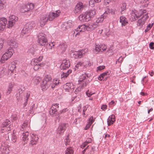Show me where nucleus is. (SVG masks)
I'll list each match as a JSON object with an SVG mask.
<instances>
[{"label": "nucleus", "instance_id": "f3484780", "mask_svg": "<svg viewBox=\"0 0 154 154\" xmlns=\"http://www.w3.org/2000/svg\"><path fill=\"white\" fill-rule=\"evenodd\" d=\"M84 8L83 4L81 2L78 3L75 7L74 12L77 13L81 11Z\"/></svg>", "mask_w": 154, "mask_h": 154}, {"label": "nucleus", "instance_id": "338daca9", "mask_svg": "<svg viewBox=\"0 0 154 154\" xmlns=\"http://www.w3.org/2000/svg\"><path fill=\"white\" fill-rule=\"evenodd\" d=\"M66 109H63L62 110L60 111L59 113L60 114H61L62 113H64L66 111Z\"/></svg>", "mask_w": 154, "mask_h": 154}, {"label": "nucleus", "instance_id": "a18cd8bd", "mask_svg": "<svg viewBox=\"0 0 154 154\" xmlns=\"http://www.w3.org/2000/svg\"><path fill=\"white\" fill-rule=\"evenodd\" d=\"M35 49L34 47H31L28 50V52L29 53H31L32 54H33L35 51Z\"/></svg>", "mask_w": 154, "mask_h": 154}, {"label": "nucleus", "instance_id": "a878e982", "mask_svg": "<svg viewBox=\"0 0 154 154\" xmlns=\"http://www.w3.org/2000/svg\"><path fill=\"white\" fill-rule=\"evenodd\" d=\"M8 43L10 45L9 49H13V48H16L18 47V44L14 40L10 41Z\"/></svg>", "mask_w": 154, "mask_h": 154}, {"label": "nucleus", "instance_id": "09e8293b", "mask_svg": "<svg viewBox=\"0 0 154 154\" xmlns=\"http://www.w3.org/2000/svg\"><path fill=\"white\" fill-rule=\"evenodd\" d=\"M65 145L66 146H67V145H68V143L70 142V140L69 139L68 136H66V137L65 140Z\"/></svg>", "mask_w": 154, "mask_h": 154}, {"label": "nucleus", "instance_id": "4468645a", "mask_svg": "<svg viewBox=\"0 0 154 154\" xmlns=\"http://www.w3.org/2000/svg\"><path fill=\"white\" fill-rule=\"evenodd\" d=\"M7 20L5 17L0 18V32L4 30L5 28Z\"/></svg>", "mask_w": 154, "mask_h": 154}, {"label": "nucleus", "instance_id": "2eb2a0df", "mask_svg": "<svg viewBox=\"0 0 154 154\" xmlns=\"http://www.w3.org/2000/svg\"><path fill=\"white\" fill-rule=\"evenodd\" d=\"M106 47L104 45H96L95 47V49L93 50V52L94 53L106 50Z\"/></svg>", "mask_w": 154, "mask_h": 154}, {"label": "nucleus", "instance_id": "6e6552de", "mask_svg": "<svg viewBox=\"0 0 154 154\" xmlns=\"http://www.w3.org/2000/svg\"><path fill=\"white\" fill-rule=\"evenodd\" d=\"M68 126L67 123H62L60 125L57 130V133L59 135H62L64 132L66 130V129Z\"/></svg>", "mask_w": 154, "mask_h": 154}, {"label": "nucleus", "instance_id": "3c124183", "mask_svg": "<svg viewBox=\"0 0 154 154\" xmlns=\"http://www.w3.org/2000/svg\"><path fill=\"white\" fill-rule=\"evenodd\" d=\"M30 95V92H27L26 94V96L25 97V99L26 100V101H27L28 100V99L29 98V96Z\"/></svg>", "mask_w": 154, "mask_h": 154}, {"label": "nucleus", "instance_id": "5fc2aeb1", "mask_svg": "<svg viewBox=\"0 0 154 154\" xmlns=\"http://www.w3.org/2000/svg\"><path fill=\"white\" fill-rule=\"evenodd\" d=\"M149 47L151 49H154V43L151 42L149 43Z\"/></svg>", "mask_w": 154, "mask_h": 154}, {"label": "nucleus", "instance_id": "c9c22d12", "mask_svg": "<svg viewBox=\"0 0 154 154\" xmlns=\"http://www.w3.org/2000/svg\"><path fill=\"white\" fill-rule=\"evenodd\" d=\"M41 80V78L39 77H35L33 79L34 82L36 84L39 83Z\"/></svg>", "mask_w": 154, "mask_h": 154}, {"label": "nucleus", "instance_id": "9b49d317", "mask_svg": "<svg viewBox=\"0 0 154 154\" xmlns=\"http://www.w3.org/2000/svg\"><path fill=\"white\" fill-rule=\"evenodd\" d=\"M79 19L82 22H87L90 20L91 19L88 12H86L84 14L80 15L79 17Z\"/></svg>", "mask_w": 154, "mask_h": 154}, {"label": "nucleus", "instance_id": "c756f323", "mask_svg": "<svg viewBox=\"0 0 154 154\" xmlns=\"http://www.w3.org/2000/svg\"><path fill=\"white\" fill-rule=\"evenodd\" d=\"M88 14L91 18L92 17L95 15L96 14V10L95 9H94L93 10H91L90 11L87 12Z\"/></svg>", "mask_w": 154, "mask_h": 154}, {"label": "nucleus", "instance_id": "cd10ccee", "mask_svg": "<svg viewBox=\"0 0 154 154\" xmlns=\"http://www.w3.org/2000/svg\"><path fill=\"white\" fill-rule=\"evenodd\" d=\"M37 106L35 105V104H33L30 107L29 110V112L30 114H34L35 113V110L37 108Z\"/></svg>", "mask_w": 154, "mask_h": 154}, {"label": "nucleus", "instance_id": "052dcab7", "mask_svg": "<svg viewBox=\"0 0 154 154\" xmlns=\"http://www.w3.org/2000/svg\"><path fill=\"white\" fill-rule=\"evenodd\" d=\"M147 14L148 13L146 14H145V15L143 16V17L144 19H143V20L144 21H146V20L149 17L147 16Z\"/></svg>", "mask_w": 154, "mask_h": 154}, {"label": "nucleus", "instance_id": "2f4dec72", "mask_svg": "<svg viewBox=\"0 0 154 154\" xmlns=\"http://www.w3.org/2000/svg\"><path fill=\"white\" fill-rule=\"evenodd\" d=\"M39 60L37 59L36 58L32 59L31 62V64L32 66L35 65V64H38L41 63L38 61Z\"/></svg>", "mask_w": 154, "mask_h": 154}, {"label": "nucleus", "instance_id": "a19ab883", "mask_svg": "<svg viewBox=\"0 0 154 154\" xmlns=\"http://www.w3.org/2000/svg\"><path fill=\"white\" fill-rule=\"evenodd\" d=\"M16 66L14 63L10 65L8 67V69L11 71H13L15 70L16 68Z\"/></svg>", "mask_w": 154, "mask_h": 154}, {"label": "nucleus", "instance_id": "473e14b6", "mask_svg": "<svg viewBox=\"0 0 154 154\" xmlns=\"http://www.w3.org/2000/svg\"><path fill=\"white\" fill-rule=\"evenodd\" d=\"M64 25L66 26V27H70L72 26V21L71 20L68 21L66 23H65Z\"/></svg>", "mask_w": 154, "mask_h": 154}, {"label": "nucleus", "instance_id": "0e129e2a", "mask_svg": "<svg viewBox=\"0 0 154 154\" xmlns=\"http://www.w3.org/2000/svg\"><path fill=\"white\" fill-rule=\"evenodd\" d=\"M86 94L88 96V97H89L91 96L93 94H91L90 92H89V91L88 90V91H87L86 92Z\"/></svg>", "mask_w": 154, "mask_h": 154}, {"label": "nucleus", "instance_id": "f03ea898", "mask_svg": "<svg viewBox=\"0 0 154 154\" xmlns=\"http://www.w3.org/2000/svg\"><path fill=\"white\" fill-rule=\"evenodd\" d=\"M52 78L50 75H46L43 81L41 87L43 91L47 89L52 84Z\"/></svg>", "mask_w": 154, "mask_h": 154}, {"label": "nucleus", "instance_id": "58836bf2", "mask_svg": "<svg viewBox=\"0 0 154 154\" xmlns=\"http://www.w3.org/2000/svg\"><path fill=\"white\" fill-rule=\"evenodd\" d=\"M58 48L61 49L62 52H64L66 49V46L65 45H61L59 46Z\"/></svg>", "mask_w": 154, "mask_h": 154}, {"label": "nucleus", "instance_id": "1a4fd4ad", "mask_svg": "<svg viewBox=\"0 0 154 154\" xmlns=\"http://www.w3.org/2000/svg\"><path fill=\"white\" fill-rule=\"evenodd\" d=\"M18 20V17L14 15H11L9 17L8 23L7 24L8 28H10L13 26L15 23Z\"/></svg>", "mask_w": 154, "mask_h": 154}, {"label": "nucleus", "instance_id": "aec40b11", "mask_svg": "<svg viewBox=\"0 0 154 154\" xmlns=\"http://www.w3.org/2000/svg\"><path fill=\"white\" fill-rule=\"evenodd\" d=\"M58 109H55L54 107H51L49 111V113L51 115L54 116H58L59 117L60 113L57 111Z\"/></svg>", "mask_w": 154, "mask_h": 154}, {"label": "nucleus", "instance_id": "864d4df0", "mask_svg": "<svg viewBox=\"0 0 154 154\" xmlns=\"http://www.w3.org/2000/svg\"><path fill=\"white\" fill-rule=\"evenodd\" d=\"M52 83H53L55 85H57L59 84L60 82H59V80L56 79L55 80H54V81L52 82Z\"/></svg>", "mask_w": 154, "mask_h": 154}, {"label": "nucleus", "instance_id": "7c9ffc66", "mask_svg": "<svg viewBox=\"0 0 154 154\" xmlns=\"http://www.w3.org/2000/svg\"><path fill=\"white\" fill-rule=\"evenodd\" d=\"M108 73V72H106L101 74L98 77V79L100 81H102L104 77L107 75Z\"/></svg>", "mask_w": 154, "mask_h": 154}, {"label": "nucleus", "instance_id": "f8f14e48", "mask_svg": "<svg viewBox=\"0 0 154 154\" xmlns=\"http://www.w3.org/2000/svg\"><path fill=\"white\" fill-rule=\"evenodd\" d=\"M87 31H91L94 30L98 26V24H96L94 22L91 21L87 24Z\"/></svg>", "mask_w": 154, "mask_h": 154}, {"label": "nucleus", "instance_id": "4c0bfd02", "mask_svg": "<svg viewBox=\"0 0 154 154\" xmlns=\"http://www.w3.org/2000/svg\"><path fill=\"white\" fill-rule=\"evenodd\" d=\"M17 140V136L13 133L12 134L11 138V141L12 143L16 142Z\"/></svg>", "mask_w": 154, "mask_h": 154}, {"label": "nucleus", "instance_id": "bb28decb", "mask_svg": "<svg viewBox=\"0 0 154 154\" xmlns=\"http://www.w3.org/2000/svg\"><path fill=\"white\" fill-rule=\"evenodd\" d=\"M87 24L86 25H80L77 28L76 30L77 31L84 32L85 30H87Z\"/></svg>", "mask_w": 154, "mask_h": 154}, {"label": "nucleus", "instance_id": "6e6d98bb", "mask_svg": "<svg viewBox=\"0 0 154 154\" xmlns=\"http://www.w3.org/2000/svg\"><path fill=\"white\" fill-rule=\"evenodd\" d=\"M28 125L27 122H24L23 123V124L22 125V129H24V128H26L27 127Z\"/></svg>", "mask_w": 154, "mask_h": 154}, {"label": "nucleus", "instance_id": "412c9836", "mask_svg": "<svg viewBox=\"0 0 154 154\" xmlns=\"http://www.w3.org/2000/svg\"><path fill=\"white\" fill-rule=\"evenodd\" d=\"M73 85L72 84L67 83L64 85L63 88L66 90V91L70 92L72 91L73 88Z\"/></svg>", "mask_w": 154, "mask_h": 154}, {"label": "nucleus", "instance_id": "6ab92c4d", "mask_svg": "<svg viewBox=\"0 0 154 154\" xmlns=\"http://www.w3.org/2000/svg\"><path fill=\"white\" fill-rule=\"evenodd\" d=\"M49 21L46 15H43L40 18V25L41 27L44 26L47 22Z\"/></svg>", "mask_w": 154, "mask_h": 154}, {"label": "nucleus", "instance_id": "680f3d73", "mask_svg": "<svg viewBox=\"0 0 154 154\" xmlns=\"http://www.w3.org/2000/svg\"><path fill=\"white\" fill-rule=\"evenodd\" d=\"M4 137L5 138V140H7L9 139V135L8 134H5L4 136Z\"/></svg>", "mask_w": 154, "mask_h": 154}, {"label": "nucleus", "instance_id": "ea45409f", "mask_svg": "<svg viewBox=\"0 0 154 154\" xmlns=\"http://www.w3.org/2000/svg\"><path fill=\"white\" fill-rule=\"evenodd\" d=\"M143 18L142 17L140 19L138 20L137 23L138 26H143V25L144 24L145 21L142 20Z\"/></svg>", "mask_w": 154, "mask_h": 154}, {"label": "nucleus", "instance_id": "5701e85b", "mask_svg": "<svg viewBox=\"0 0 154 154\" xmlns=\"http://www.w3.org/2000/svg\"><path fill=\"white\" fill-rule=\"evenodd\" d=\"M1 151L2 154H8L10 150L7 147L2 145L1 147Z\"/></svg>", "mask_w": 154, "mask_h": 154}, {"label": "nucleus", "instance_id": "e433bc0d", "mask_svg": "<svg viewBox=\"0 0 154 154\" xmlns=\"http://www.w3.org/2000/svg\"><path fill=\"white\" fill-rule=\"evenodd\" d=\"M65 154H73V151L71 147L67 148L65 151Z\"/></svg>", "mask_w": 154, "mask_h": 154}, {"label": "nucleus", "instance_id": "ddd939ff", "mask_svg": "<svg viewBox=\"0 0 154 154\" xmlns=\"http://www.w3.org/2000/svg\"><path fill=\"white\" fill-rule=\"evenodd\" d=\"M88 49H85L84 50L79 51H78L75 52L73 54V57L75 58H81L85 53L87 51Z\"/></svg>", "mask_w": 154, "mask_h": 154}, {"label": "nucleus", "instance_id": "bf43d9fd", "mask_svg": "<svg viewBox=\"0 0 154 154\" xmlns=\"http://www.w3.org/2000/svg\"><path fill=\"white\" fill-rule=\"evenodd\" d=\"M123 58L122 57H120L116 61V63H117L118 62L119 63L121 62L123 60Z\"/></svg>", "mask_w": 154, "mask_h": 154}, {"label": "nucleus", "instance_id": "13d9d810", "mask_svg": "<svg viewBox=\"0 0 154 154\" xmlns=\"http://www.w3.org/2000/svg\"><path fill=\"white\" fill-rule=\"evenodd\" d=\"M105 67V66H98L97 67V70H101L104 69Z\"/></svg>", "mask_w": 154, "mask_h": 154}, {"label": "nucleus", "instance_id": "72a5a7b5", "mask_svg": "<svg viewBox=\"0 0 154 154\" xmlns=\"http://www.w3.org/2000/svg\"><path fill=\"white\" fill-rule=\"evenodd\" d=\"M44 65V64L43 63L38 64H35V65H34L33 68L36 71L38 70L40 67L43 66Z\"/></svg>", "mask_w": 154, "mask_h": 154}, {"label": "nucleus", "instance_id": "49530a36", "mask_svg": "<svg viewBox=\"0 0 154 154\" xmlns=\"http://www.w3.org/2000/svg\"><path fill=\"white\" fill-rule=\"evenodd\" d=\"M84 63L82 62H79L77 63L76 65H75V70H76V68H78L79 66H82V65Z\"/></svg>", "mask_w": 154, "mask_h": 154}, {"label": "nucleus", "instance_id": "774afa93", "mask_svg": "<svg viewBox=\"0 0 154 154\" xmlns=\"http://www.w3.org/2000/svg\"><path fill=\"white\" fill-rule=\"evenodd\" d=\"M107 106L106 105H103L101 107V109L103 110L106 108Z\"/></svg>", "mask_w": 154, "mask_h": 154}, {"label": "nucleus", "instance_id": "f257e3e1", "mask_svg": "<svg viewBox=\"0 0 154 154\" xmlns=\"http://www.w3.org/2000/svg\"><path fill=\"white\" fill-rule=\"evenodd\" d=\"M22 136L23 141L24 142V144L26 143L29 140L30 144L35 145L38 140V138L37 135L32 134L29 136V133L28 131L23 133Z\"/></svg>", "mask_w": 154, "mask_h": 154}, {"label": "nucleus", "instance_id": "c03bdc74", "mask_svg": "<svg viewBox=\"0 0 154 154\" xmlns=\"http://www.w3.org/2000/svg\"><path fill=\"white\" fill-rule=\"evenodd\" d=\"M94 120L93 119V117H91L88 120V124L89 125V127L91 125V124L94 122Z\"/></svg>", "mask_w": 154, "mask_h": 154}, {"label": "nucleus", "instance_id": "e2e57ef3", "mask_svg": "<svg viewBox=\"0 0 154 154\" xmlns=\"http://www.w3.org/2000/svg\"><path fill=\"white\" fill-rule=\"evenodd\" d=\"M58 104H57V103L53 104L52 107H54V108H55V109H57L58 108Z\"/></svg>", "mask_w": 154, "mask_h": 154}, {"label": "nucleus", "instance_id": "39448f33", "mask_svg": "<svg viewBox=\"0 0 154 154\" xmlns=\"http://www.w3.org/2000/svg\"><path fill=\"white\" fill-rule=\"evenodd\" d=\"M14 52L13 49H8L7 51L2 56L1 59V62L2 63H4V61L7 60L11 57Z\"/></svg>", "mask_w": 154, "mask_h": 154}, {"label": "nucleus", "instance_id": "37998d69", "mask_svg": "<svg viewBox=\"0 0 154 154\" xmlns=\"http://www.w3.org/2000/svg\"><path fill=\"white\" fill-rule=\"evenodd\" d=\"M4 40L1 39H0V52L2 51L3 48Z\"/></svg>", "mask_w": 154, "mask_h": 154}, {"label": "nucleus", "instance_id": "9d476101", "mask_svg": "<svg viewBox=\"0 0 154 154\" xmlns=\"http://www.w3.org/2000/svg\"><path fill=\"white\" fill-rule=\"evenodd\" d=\"M60 13L59 10L55 12H51L48 14L46 15L49 21H51L53 20L55 18L58 17Z\"/></svg>", "mask_w": 154, "mask_h": 154}, {"label": "nucleus", "instance_id": "393cba45", "mask_svg": "<svg viewBox=\"0 0 154 154\" xmlns=\"http://www.w3.org/2000/svg\"><path fill=\"white\" fill-rule=\"evenodd\" d=\"M114 117V115H113L109 117L107 119V123L108 126H110L114 123L115 121Z\"/></svg>", "mask_w": 154, "mask_h": 154}, {"label": "nucleus", "instance_id": "79ce46f5", "mask_svg": "<svg viewBox=\"0 0 154 154\" xmlns=\"http://www.w3.org/2000/svg\"><path fill=\"white\" fill-rule=\"evenodd\" d=\"M13 87V85H12V84H10L8 89V91L6 93L7 95H8V94H10V93L11 92L12 90Z\"/></svg>", "mask_w": 154, "mask_h": 154}, {"label": "nucleus", "instance_id": "4d7b16f0", "mask_svg": "<svg viewBox=\"0 0 154 154\" xmlns=\"http://www.w3.org/2000/svg\"><path fill=\"white\" fill-rule=\"evenodd\" d=\"M111 10L109 8H107L106 11H105V12L104 13V14H106V16H107V14L109 13H110L111 12Z\"/></svg>", "mask_w": 154, "mask_h": 154}, {"label": "nucleus", "instance_id": "4be33fe9", "mask_svg": "<svg viewBox=\"0 0 154 154\" xmlns=\"http://www.w3.org/2000/svg\"><path fill=\"white\" fill-rule=\"evenodd\" d=\"M91 76L90 74H86L85 73L82 74L80 75L79 77V82L80 84L82 83L83 82V80L86 79V78H88Z\"/></svg>", "mask_w": 154, "mask_h": 154}, {"label": "nucleus", "instance_id": "8fccbe9b", "mask_svg": "<svg viewBox=\"0 0 154 154\" xmlns=\"http://www.w3.org/2000/svg\"><path fill=\"white\" fill-rule=\"evenodd\" d=\"M89 83V80H87L85 82H82V87L85 88L86 85Z\"/></svg>", "mask_w": 154, "mask_h": 154}, {"label": "nucleus", "instance_id": "0eeeda50", "mask_svg": "<svg viewBox=\"0 0 154 154\" xmlns=\"http://www.w3.org/2000/svg\"><path fill=\"white\" fill-rule=\"evenodd\" d=\"M34 5L32 3L27 5H23L21 7L20 10L22 13H24L32 10Z\"/></svg>", "mask_w": 154, "mask_h": 154}, {"label": "nucleus", "instance_id": "dca6fc26", "mask_svg": "<svg viewBox=\"0 0 154 154\" xmlns=\"http://www.w3.org/2000/svg\"><path fill=\"white\" fill-rule=\"evenodd\" d=\"M70 66L69 61L68 60H64L61 64L60 68L62 69H66Z\"/></svg>", "mask_w": 154, "mask_h": 154}, {"label": "nucleus", "instance_id": "423d86ee", "mask_svg": "<svg viewBox=\"0 0 154 154\" xmlns=\"http://www.w3.org/2000/svg\"><path fill=\"white\" fill-rule=\"evenodd\" d=\"M14 52L13 49H8L7 51L2 56L1 59V62L2 63H4V61L7 60L11 57Z\"/></svg>", "mask_w": 154, "mask_h": 154}, {"label": "nucleus", "instance_id": "b1692460", "mask_svg": "<svg viewBox=\"0 0 154 154\" xmlns=\"http://www.w3.org/2000/svg\"><path fill=\"white\" fill-rule=\"evenodd\" d=\"M119 21L121 23L122 26H125L128 23L127 19L123 16L120 17Z\"/></svg>", "mask_w": 154, "mask_h": 154}, {"label": "nucleus", "instance_id": "69168bd1", "mask_svg": "<svg viewBox=\"0 0 154 154\" xmlns=\"http://www.w3.org/2000/svg\"><path fill=\"white\" fill-rule=\"evenodd\" d=\"M112 0H104L105 3L107 5L109 3L112 1Z\"/></svg>", "mask_w": 154, "mask_h": 154}, {"label": "nucleus", "instance_id": "f704fd0d", "mask_svg": "<svg viewBox=\"0 0 154 154\" xmlns=\"http://www.w3.org/2000/svg\"><path fill=\"white\" fill-rule=\"evenodd\" d=\"M126 4L125 2H123L122 3L121 6V12L122 14V12L125 11L126 10Z\"/></svg>", "mask_w": 154, "mask_h": 154}, {"label": "nucleus", "instance_id": "603ef678", "mask_svg": "<svg viewBox=\"0 0 154 154\" xmlns=\"http://www.w3.org/2000/svg\"><path fill=\"white\" fill-rule=\"evenodd\" d=\"M5 5L4 2H0V10L2 9L5 7Z\"/></svg>", "mask_w": 154, "mask_h": 154}, {"label": "nucleus", "instance_id": "c85d7f7f", "mask_svg": "<svg viewBox=\"0 0 154 154\" xmlns=\"http://www.w3.org/2000/svg\"><path fill=\"white\" fill-rule=\"evenodd\" d=\"M106 14H103L100 17H99L96 20V23H99L102 22L104 20V19L106 18Z\"/></svg>", "mask_w": 154, "mask_h": 154}, {"label": "nucleus", "instance_id": "a211bd4d", "mask_svg": "<svg viewBox=\"0 0 154 154\" xmlns=\"http://www.w3.org/2000/svg\"><path fill=\"white\" fill-rule=\"evenodd\" d=\"M11 123V122L8 119H6L5 122H4L1 125L2 128L7 127V128L4 129L9 131L10 130V128L9 126L11 125H9Z\"/></svg>", "mask_w": 154, "mask_h": 154}, {"label": "nucleus", "instance_id": "20e7f679", "mask_svg": "<svg viewBox=\"0 0 154 154\" xmlns=\"http://www.w3.org/2000/svg\"><path fill=\"white\" fill-rule=\"evenodd\" d=\"M38 42L39 45L45 46L48 44V42L47 40L45 35L43 33H39L38 35Z\"/></svg>", "mask_w": 154, "mask_h": 154}, {"label": "nucleus", "instance_id": "7ed1b4c3", "mask_svg": "<svg viewBox=\"0 0 154 154\" xmlns=\"http://www.w3.org/2000/svg\"><path fill=\"white\" fill-rule=\"evenodd\" d=\"M36 25L34 21L29 22L25 24L21 31V34L23 35L28 34L33 28Z\"/></svg>", "mask_w": 154, "mask_h": 154}, {"label": "nucleus", "instance_id": "de8ad7c7", "mask_svg": "<svg viewBox=\"0 0 154 154\" xmlns=\"http://www.w3.org/2000/svg\"><path fill=\"white\" fill-rule=\"evenodd\" d=\"M69 73H67L66 72H63L61 75V77L63 78H66L69 75Z\"/></svg>", "mask_w": 154, "mask_h": 154}]
</instances>
